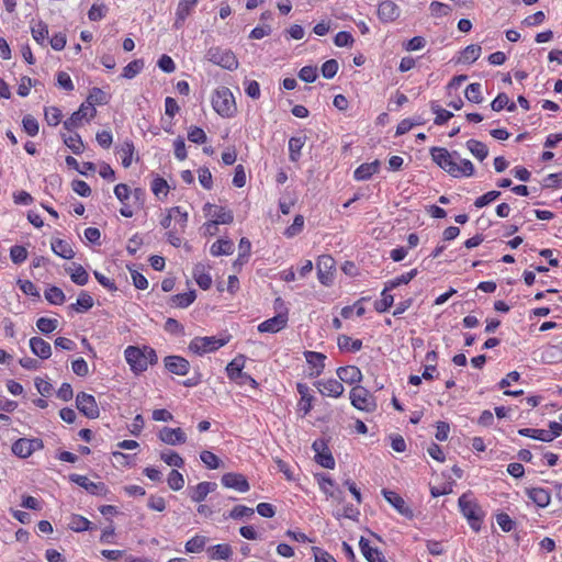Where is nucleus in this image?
<instances>
[{
	"label": "nucleus",
	"instance_id": "f257e3e1",
	"mask_svg": "<svg viewBox=\"0 0 562 562\" xmlns=\"http://www.w3.org/2000/svg\"><path fill=\"white\" fill-rule=\"evenodd\" d=\"M430 156L441 169L453 178L472 177L474 166L469 159H460L457 151L450 153L443 147H432Z\"/></svg>",
	"mask_w": 562,
	"mask_h": 562
},
{
	"label": "nucleus",
	"instance_id": "f03ea898",
	"mask_svg": "<svg viewBox=\"0 0 562 562\" xmlns=\"http://www.w3.org/2000/svg\"><path fill=\"white\" fill-rule=\"evenodd\" d=\"M124 358L135 375H140L147 371L149 366L158 362L156 350L147 345L127 346L124 350Z\"/></svg>",
	"mask_w": 562,
	"mask_h": 562
},
{
	"label": "nucleus",
	"instance_id": "7ed1b4c3",
	"mask_svg": "<svg viewBox=\"0 0 562 562\" xmlns=\"http://www.w3.org/2000/svg\"><path fill=\"white\" fill-rule=\"evenodd\" d=\"M458 505L469 526L474 531H480L484 519V512L476 499L473 498L472 493H463L458 499Z\"/></svg>",
	"mask_w": 562,
	"mask_h": 562
},
{
	"label": "nucleus",
	"instance_id": "20e7f679",
	"mask_svg": "<svg viewBox=\"0 0 562 562\" xmlns=\"http://www.w3.org/2000/svg\"><path fill=\"white\" fill-rule=\"evenodd\" d=\"M213 110L222 117H233L237 113V105L233 92L227 87H218L211 99Z\"/></svg>",
	"mask_w": 562,
	"mask_h": 562
},
{
	"label": "nucleus",
	"instance_id": "39448f33",
	"mask_svg": "<svg viewBox=\"0 0 562 562\" xmlns=\"http://www.w3.org/2000/svg\"><path fill=\"white\" fill-rule=\"evenodd\" d=\"M229 336L226 337H215V336H204V337H194L188 346V350L195 356H204L206 353L215 352L220 348L224 347L229 341Z\"/></svg>",
	"mask_w": 562,
	"mask_h": 562
},
{
	"label": "nucleus",
	"instance_id": "423d86ee",
	"mask_svg": "<svg viewBox=\"0 0 562 562\" xmlns=\"http://www.w3.org/2000/svg\"><path fill=\"white\" fill-rule=\"evenodd\" d=\"M351 405L361 412L373 413L376 411L378 404L375 396L364 386L355 385L349 392Z\"/></svg>",
	"mask_w": 562,
	"mask_h": 562
},
{
	"label": "nucleus",
	"instance_id": "0eeeda50",
	"mask_svg": "<svg viewBox=\"0 0 562 562\" xmlns=\"http://www.w3.org/2000/svg\"><path fill=\"white\" fill-rule=\"evenodd\" d=\"M206 59L227 70H235L239 65L235 54L231 49L222 47H211L206 52Z\"/></svg>",
	"mask_w": 562,
	"mask_h": 562
},
{
	"label": "nucleus",
	"instance_id": "6e6552de",
	"mask_svg": "<svg viewBox=\"0 0 562 562\" xmlns=\"http://www.w3.org/2000/svg\"><path fill=\"white\" fill-rule=\"evenodd\" d=\"M69 481L85 488L89 494L105 497L110 493L109 487L103 482H92L86 475L72 473Z\"/></svg>",
	"mask_w": 562,
	"mask_h": 562
},
{
	"label": "nucleus",
	"instance_id": "1a4fd4ad",
	"mask_svg": "<svg viewBox=\"0 0 562 562\" xmlns=\"http://www.w3.org/2000/svg\"><path fill=\"white\" fill-rule=\"evenodd\" d=\"M76 406L87 418L95 419L100 416V409L93 395L79 392L76 396Z\"/></svg>",
	"mask_w": 562,
	"mask_h": 562
},
{
	"label": "nucleus",
	"instance_id": "9d476101",
	"mask_svg": "<svg viewBox=\"0 0 562 562\" xmlns=\"http://www.w3.org/2000/svg\"><path fill=\"white\" fill-rule=\"evenodd\" d=\"M43 441L38 438H20L12 445V452L22 459L29 458L35 451L43 449Z\"/></svg>",
	"mask_w": 562,
	"mask_h": 562
},
{
	"label": "nucleus",
	"instance_id": "9b49d317",
	"mask_svg": "<svg viewBox=\"0 0 562 562\" xmlns=\"http://www.w3.org/2000/svg\"><path fill=\"white\" fill-rule=\"evenodd\" d=\"M95 113L97 110L91 103H82L80 108L64 122V128L72 132L75 128L82 125V122L86 117L92 119L94 117Z\"/></svg>",
	"mask_w": 562,
	"mask_h": 562
},
{
	"label": "nucleus",
	"instance_id": "f8f14e48",
	"mask_svg": "<svg viewBox=\"0 0 562 562\" xmlns=\"http://www.w3.org/2000/svg\"><path fill=\"white\" fill-rule=\"evenodd\" d=\"M158 439L169 446H180L187 442V434L180 428L162 427L157 434Z\"/></svg>",
	"mask_w": 562,
	"mask_h": 562
},
{
	"label": "nucleus",
	"instance_id": "ddd939ff",
	"mask_svg": "<svg viewBox=\"0 0 562 562\" xmlns=\"http://www.w3.org/2000/svg\"><path fill=\"white\" fill-rule=\"evenodd\" d=\"M221 483L224 487L235 490L239 493H246L250 490L247 477L241 473L227 472L222 475Z\"/></svg>",
	"mask_w": 562,
	"mask_h": 562
},
{
	"label": "nucleus",
	"instance_id": "4468645a",
	"mask_svg": "<svg viewBox=\"0 0 562 562\" xmlns=\"http://www.w3.org/2000/svg\"><path fill=\"white\" fill-rule=\"evenodd\" d=\"M304 358L308 366V376L318 378L325 370L326 355L318 351H304Z\"/></svg>",
	"mask_w": 562,
	"mask_h": 562
},
{
	"label": "nucleus",
	"instance_id": "2eb2a0df",
	"mask_svg": "<svg viewBox=\"0 0 562 562\" xmlns=\"http://www.w3.org/2000/svg\"><path fill=\"white\" fill-rule=\"evenodd\" d=\"M289 322L288 310L277 314L276 316L268 318L258 325L259 333L276 334L286 327Z\"/></svg>",
	"mask_w": 562,
	"mask_h": 562
},
{
	"label": "nucleus",
	"instance_id": "dca6fc26",
	"mask_svg": "<svg viewBox=\"0 0 562 562\" xmlns=\"http://www.w3.org/2000/svg\"><path fill=\"white\" fill-rule=\"evenodd\" d=\"M323 396L340 397L344 394V384L334 378L318 380L314 384Z\"/></svg>",
	"mask_w": 562,
	"mask_h": 562
},
{
	"label": "nucleus",
	"instance_id": "f3484780",
	"mask_svg": "<svg viewBox=\"0 0 562 562\" xmlns=\"http://www.w3.org/2000/svg\"><path fill=\"white\" fill-rule=\"evenodd\" d=\"M382 495L385 501L392 505L398 514L412 519L414 517L413 509L407 505L405 499L396 492L390 490H382Z\"/></svg>",
	"mask_w": 562,
	"mask_h": 562
},
{
	"label": "nucleus",
	"instance_id": "a211bd4d",
	"mask_svg": "<svg viewBox=\"0 0 562 562\" xmlns=\"http://www.w3.org/2000/svg\"><path fill=\"white\" fill-rule=\"evenodd\" d=\"M316 267L319 282L324 285H328L333 280V270L335 269L334 258L329 255L319 256Z\"/></svg>",
	"mask_w": 562,
	"mask_h": 562
},
{
	"label": "nucleus",
	"instance_id": "6ab92c4d",
	"mask_svg": "<svg viewBox=\"0 0 562 562\" xmlns=\"http://www.w3.org/2000/svg\"><path fill=\"white\" fill-rule=\"evenodd\" d=\"M315 451V461L325 469L335 468V459L323 440H315L312 445Z\"/></svg>",
	"mask_w": 562,
	"mask_h": 562
},
{
	"label": "nucleus",
	"instance_id": "aec40b11",
	"mask_svg": "<svg viewBox=\"0 0 562 562\" xmlns=\"http://www.w3.org/2000/svg\"><path fill=\"white\" fill-rule=\"evenodd\" d=\"M204 211H207V215L212 217V222L216 225L220 224H231L234 221V214L232 210L211 203H206L204 206Z\"/></svg>",
	"mask_w": 562,
	"mask_h": 562
},
{
	"label": "nucleus",
	"instance_id": "412c9836",
	"mask_svg": "<svg viewBox=\"0 0 562 562\" xmlns=\"http://www.w3.org/2000/svg\"><path fill=\"white\" fill-rule=\"evenodd\" d=\"M166 370L176 375H187L190 371V362L181 356H167L164 358Z\"/></svg>",
	"mask_w": 562,
	"mask_h": 562
},
{
	"label": "nucleus",
	"instance_id": "4be33fe9",
	"mask_svg": "<svg viewBox=\"0 0 562 562\" xmlns=\"http://www.w3.org/2000/svg\"><path fill=\"white\" fill-rule=\"evenodd\" d=\"M376 13L382 23H391L400 16L401 9L394 1L384 0L379 3Z\"/></svg>",
	"mask_w": 562,
	"mask_h": 562
},
{
	"label": "nucleus",
	"instance_id": "5701e85b",
	"mask_svg": "<svg viewBox=\"0 0 562 562\" xmlns=\"http://www.w3.org/2000/svg\"><path fill=\"white\" fill-rule=\"evenodd\" d=\"M525 494L539 508H546L551 502V492L544 487H526Z\"/></svg>",
	"mask_w": 562,
	"mask_h": 562
},
{
	"label": "nucleus",
	"instance_id": "b1692460",
	"mask_svg": "<svg viewBox=\"0 0 562 562\" xmlns=\"http://www.w3.org/2000/svg\"><path fill=\"white\" fill-rule=\"evenodd\" d=\"M296 391L300 394L297 402V411L302 412V416H306L313 408L314 396L311 394L310 387L302 382L296 383Z\"/></svg>",
	"mask_w": 562,
	"mask_h": 562
},
{
	"label": "nucleus",
	"instance_id": "393cba45",
	"mask_svg": "<svg viewBox=\"0 0 562 562\" xmlns=\"http://www.w3.org/2000/svg\"><path fill=\"white\" fill-rule=\"evenodd\" d=\"M198 2L199 0H179L173 22V27L176 30H179L183 26L186 20L191 14Z\"/></svg>",
	"mask_w": 562,
	"mask_h": 562
},
{
	"label": "nucleus",
	"instance_id": "a878e982",
	"mask_svg": "<svg viewBox=\"0 0 562 562\" xmlns=\"http://www.w3.org/2000/svg\"><path fill=\"white\" fill-rule=\"evenodd\" d=\"M336 373L341 383L345 382L350 385H360L363 379V374L357 366L339 367Z\"/></svg>",
	"mask_w": 562,
	"mask_h": 562
},
{
	"label": "nucleus",
	"instance_id": "bb28decb",
	"mask_svg": "<svg viewBox=\"0 0 562 562\" xmlns=\"http://www.w3.org/2000/svg\"><path fill=\"white\" fill-rule=\"evenodd\" d=\"M195 291L190 290L184 293H178L169 296L166 301V304L171 308H187L195 301Z\"/></svg>",
	"mask_w": 562,
	"mask_h": 562
},
{
	"label": "nucleus",
	"instance_id": "cd10ccee",
	"mask_svg": "<svg viewBox=\"0 0 562 562\" xmlns=\"http://www.w3.org/2000/svg\"><path fill=\"white\" fill-rule=\"evenodd\" d=\"M215 488L216 484L213 482H200L196 485L189 487V497L194 503H201Z\"/></svg>",
	"mask_w": 562,
	"mask_h": 562
},
{
	"label": "nucleus",
	"instance_id": "c85d7f7f",
	"mask_svg": "<svg viewBox=\"0 0 562 562\" xmlns=\"http://www.w3.org/2000/svg\"><path fill=\"white\" fill-rule=\"evenodd\" d=\"M380 167H381V162L378 159H375L372 162L361 164L359 167L356 168V170L353 172V178L357 181L369 180L373 175H375L380 171Z\"/></svg>",
	"mask_w": 562,
	"mask_h": 562
},
{
	"label": "nucleus",
	"instance_id": "c756f323",
	"mask_svg": "<svg viewBox=\"0 0 562 562\" xmlns=\"http://www.w3.org/2000/svg\"><path fill=\"white\" fill-rule=\"evenodd\" d=\"M359 547L368 562H389L380 550L370 546L368 539L361 537Z\"/></svg>",
	"mask_w": 562,
	"mask_h": 562
},
{
	"label": "nucleus",
	"instance_id": "7c9ffc66",
	"mask_svg": "<svg viewBox=\"0 0 562 562\" xmlns=\"http://www.w3.org/2000/svg\"><path fill=\"white\" fill-rule=\"evenodd\" d=\"M246 363V357L244 355L236 356L226 366V373L231 381L238 382V379L243 376L245 372H243Z\"/></svg>",
	"mask_w": 562,
	"mask_h": 562
},
{
	"label": "nucleus",
	"instance_id": "2f4dec72",
	"mask_svg": "<svg viewBox=\"0 0 562 562\" xmlns=\"http://www.w3.org/2000/svg\"><path fill=\"white\" fill-rule=\"evenodd\" d=\"M31 351L38 358L46 360L52 356L50 344L41 337H32L30 339Z\"/></svg>",
	"mask_w": 562,
	"mask_h": 562
},
{
	"label": "nucleus",
	"instance_id": "473e14b6",
	"mask_svg": "<svg viewBox=\"0 0 562 562\" xmlns=\"http://www.w3.org/2000/svg\"><path fill=\"white\" fill-rule=\"evenodd\" d=\"M124 168L131 167L135 154V146L132 140H124L116 149Z\"/></svg>",
	"mask_w": 562,
	"mask_h": 562
},
{
	"label": "nucleus",
	"instance_id": "72a5a7b5",
	"mask_svg": "<svg viewBox=\"0 0 562 562\" xmlns=\"http://www.w3.org/2000/svg\"><path fill=\"white\" fill-rule=\"evenodd\" d=\"M207 555L211 560H229L233 549L228 543H218L207 548Z\"/></svg>",
	"mask_w": 562,
	"mask_h": 562
},
{
	"label": "nucleus",
	"instance_id": "f704fd0d",
	"mask_svg": "<svg viewBox=\"0 0 562 562\" xmlns=\"http://www.w3.org/2000/svg\"><path fill=\"white\" fill-rule=\"evenodd\" d=\"M50 247L55 255L64 259H72L75 257V251L72 250L71 245L65 239H54Z\"/></svg>",
	"mask_w": 562,
	"mask_h": 562
},
{
	"label": "nucleus",
	"instance_id": "c9c22d12",
	"mask_svg": "<svg viewBox=\"0 0 562 562\" xmlns=\"http://www.w3.org/2000/svg\"><path fill=\"white\" fill-rule=\"evenodd\" d=\"M93 304V297L88 292L82 291L79 293L76 303L70 304L68 308L77 313H85L92 308Z\"/></svg>",
	"mask_w": 562,
	"mask_h": 562
},
{
	"label": "nucleus",
	"instance_id": "e433bc0d",
	"mask_svg": "<svg viewBox=\"0 0 562 562\" xmlns=\"http://www.w3.org/2000/svg\"><path fill=\"white\" fill-rule=\"evenodd\" d=\"M234 251V243L231 239H217L212 244L210 252L214 257L228 256Z\"/></svg>",
	"mask_w": 562,
	"mask_h": 562
},
{
	"label": "nucleus",
	"instance_id": "4c0bfd02",
	"mask_svg": "<svg viewBox=\"0 0 562 562\" xmlns=\"http://www.w3.org/2000/svg\"><path fill=\"white\" fill-rule=\"evenodd\" d=\"M482 53V48L477 44L468 45L464 49L461 50L458 63L462 64H472L476 61Z\"/></svg>",
	"mask_w": 562,
	"mask_h": 562
},
{
	"label": "nucleus",
	"instance_id": "58836bf2",
	"mask_svg": "<svg viewBox=\"0 0 562 562\" xmlns=\"http://www.w3.org/2000/svg\"><path fill=\"white\" fill-rule=\"evenodd\" d=\"M305 136H294L289 139V158L291 161H299V159L301 158V150L305 144Z\"/></svg>",
	"mask_w": 562,
	"mask_h": 562
},
{
	"label": "nucleus",
	"instance_id": "ea45409f",
	"mask_svg": "<svg viewBox=\"0 0 562 562\" xmlns=\"http://www.w3.org/2000/svg\"><path fill=\"white\" fill-rule=\"evenodd\" d=\"M193 278L202 290H209L212 285V277L203 266L194 268Z\"/></svg>",
	"mask_w": 562,
	"mask_h": 562
},
{
	"label": "nucleus",
	"instance_id": "a19ab883",
	"mask_svg": "<svg viewBox=\"0 0 562 562\" xmlns=\"http://www.w3.org/2000/svg\"><path fill=\"white\" fill-rule=\"evenodd\" d=\"M150 189L156 198L164 199L168 195L170 188L162 177L155 176L150 182Z\"/></svg>",
	"mask_w": 562,
	"mask_h": 562
},
{
	"label": "nucleus",
	"instance_id": "79ce46f5",
	"mask_svg": "<svg viewBox=\"0 0 562 562\" xmlns=\"http://www.w3.org/2000/svg\"><path fill=\"white\" fill-rule=\"evenodd\" d=\"M68 527L76 532L87 531L91 529V521L85 516L72 514L69 518Z\"/></svg>",
	"mask_w": 562,
	"mask_h": 562
},
{
	"label": "nucleus",
	"instance_id": "37998d69",
	"mask_svg": "<svg viewBox=\"0 0 562 562\" xmlns=\"http://www.w3.org/2000/svg\"><path fill=\"white\" fill-rule=\"evenodd\" d=\"M491 108L495 112H499L504 109H507L509 112H514L516 110V104L509 101V98L506 93L501 92L497 97L492 101Z\"/></svg>",
	"mask_w": 562,
	"mask_h": 562
},
{
	"label": "nucleus",
	"instance_id": "c03bdc74",
	"mask_svg": "<svg viewBox=\"0 0 562 562\" xmlns=\"http://www.w3.org/2000/svg\"><path fill=\"white\" fill-rule=\"evenodd\" d=\"M467 148L475 158H477L481 161L484 160L488 155L487 146L484 143L476 139H469L467 142Z\"/></svg>",
	"mask_w": 562,
	"mask_h": 562
},
{
	"label": "nucleus",
	"instance_id": "a18cd8bd",
	"mask_svg": "<svg viewBox=\"0 0 562 562\" xmlns=\"http://www.w3.org/2000/svg\"><path fill=\"white\" fill-rule=\"evenodd\" d=\"M65 145L75 154L80 155L85 145L79 134L71 133L69 135H63Z\"/></svg>",
	"mask_w": 562,
	"mask_h": 562
},
{
	"label": "nucleus",
	"instance_id": "49530a36",
	"mask_svg": "<svg viewBox=\"0 0 562 562\" xmlns=\"http://www.w3.org/2000/svg\"><path fill=\"white\" fill-rule=\"evenodd\" d=\"M417 269H412L411 271H407L394 279L389 280L387 282H385L386 290H393L403 284H408L417 276Z\"/></svg>",
	"mask_w": 562,
	"mask_h": 562
},
{
	"label": "nucleus",
	"instance_id": "de8ad7c7",
	"mask_svg": "<svg viewBox=\"0 0 562 562\" xmlns=\"http://www.w3.org/2000/svg\"><path fill=\"white\" fill-rule=\"evenodd\" d=\"M44 296L53 305H61L66 301L65 293L56 285L48 286L44 292Z\"/></svg>",
	"mask_w": 562,
	"mask_h": 562
},
{
	"label": "nucleus",
	"instance_id": "09e8293b",
	"mask_svg": "<svg viewBox=\"0 0 562 562\" xmlns=\"http://www.w3.org/2000/svg\"><path fill=\"white\" fill-rule=\"evenodd\" d=\"M338 347L345 351L357 352L362 348V340L341 335L338 337Z\"/></svg>",
	"mask_w": 562,
	"mask_h": 562
},
{
	"label": "nucleus",
	"instance_id": "8fccbe9b",
	"mask_svg": "<svg viewBox=\"0 0 562 562\" xmlns=\"http://www.w3.org/2000/svg\"><path fill=\"white\" fill-rule=\"evenodd\" d=\"M391 290H386V284L384 285L383 291L381 292V299L374 302V310L378 313H385L392 307L394 303V296L390 294Z\"/></svg>",
	"mask_w": 562,
	"mask_h": 562
},
{
	"label": "nucleus",
	"instance_id": "3c124183",
	"mask_svg": "<svg viewBox=\"0 0 562 562\" xmlns=\"http://www.w3.org/2000/svg\"><path fill=\"white\" fill-rule=\"evenodd\" d=\"M464 94L468 101L476 104L482 103L484 100L482 95V86L479 82L470 83L467 87Z\"/></svg>",
	"mask_w": 562,
	"mask_h": 562
},
{
	"label": "nucleus",
	"instance_id": "603ef678",
	"mask_svg": "<svg viewBox=\"0 0 562 562\" xmlns=\"http://www.w3.org/2000/svg\"><path fill=\"white\" fill-rule=\"evenodd\" d=\"M143 59H134L130 61L122 71V77L125 79H133L136 77L144 68Z\"/></svg>",
	"mask_w": 562,
	"mask_h": 562
},
{
	"label": "nucleus",
	"instance_id": "864d4df0",
	"mask_svg": "<svg viewBox=\"0 0 562 562\" xmlns=\"http://www.w3.org/2000/svg\"><path fill=\"white\" fill-rule=\"evenodd\" d=\"M437 352L431 350L426 353V360L429 362V364L425 366L422 378L425 380H432L434 379V372L437 371Z\"/></svg>",
	"mask_w": 562,
	"mask_h": 562
},
{
	"label": "nucleus",
	"instance_id": "5fc2aeb1",
	"mask_svg": "<svg viewBox=\"0 0 562 562\" xmlns=\"http://www.w3.org/2000/svg\"><path fill=\"white\" fill-rule=\"evenodd\" d=\"M160 459L168 465L175 468H183L184 460L183 458L176 451L168 450L160 453Z\"/></svg>",
	"mask_w": 562,
	"mask_h": 562
},
{
	"label": "nucleus",
	"instance_id": "6e6d98bb",
	"mask_svg": "<svg viewBox=\"0 0 562 562\" xmlns=\"http://www.w3.org/2000/svg\"><path fill=\"white\" fill-rule=\"evenodd\" d=\"M206 537L196 535L186 542V551L189 553H200L206 544Z\"/></svg>",
	"mask_w": 562,
	"mask_h": 562
},
{
	"label": "nucleus",
	"instance_id": "4d7b16f0",
	"mask_svg": "<svg viewBox=\"0 0 562 562\" xmlns=\"http://www.w3.org/2000/svg\"><path fill=\"white\" fill-rule=\"evenodd\" d=\"M200 459L204 463V465L210 470H216L222 465L221 459L215 453L209 450L201 451Z\"/></svg>",
	"mask_w": 562,
	"mask_h": 562
},
{
	"label": "nucleus",
	"instance_id": "13d9d810",
	"mask_svg": "<svg viewBox=\"0 0 562 562\" xmlns=\"http://www.w3.org/2000/svg\"><path fill=\"white\" fill-rule=\"evenodd\" d=\"M58 327V321L56 318L40 317L36 321V328L44 335H48L56 330Z\"/></svg>",
	"mask_w": 562,
	"mask_h": 562
},
{
	"label": "nucleus",
	"instance_id": "bf43d9fd",
	"mask_svg": "<svg viewBox=\"0 0 562 562\" xmlns=\"http://www.w3.org/2000/svg\"><path fill=\"white\" fill-rule=\"evenodd\" d=\"M430 108L431 111L436 114V117L434 120V123L436 125H443L453 116V114L450 111L442 109L436 102H431Z\"/></svg>",
	"mask_w": 562,
	"mask_h": 562
},
{
	"label": "nucleus",
	"instance_id": "052dcab7",
	"mask_svg": "<svg viewBox=\"0 0 562 562\" xmlns=\"http://www.w3.org/2000/svg\"><path fill=\"white\" fill-rule=\"evenodd\" d=\"M429 11H430L431 16L439 19L442 16L449 15L452 11V8L447 3L439 2V1H432L429 4Z\"/></svg>",
	"mask_w": 562,
	"mask_h": 562
},
{
	"label": "nucleus",
	"instance_id": "680f3d73",
	"mask_svg": "<svg viewBox=\"0 0 562 562\" xmlns=\"http://www.w3.org/2000/svg\"><path fill=\"white\" fill-rule=\"evenodd\" d=\"M518 434L524 437L537 439L540 441L549 442L548 438L550 437L546 429H536V428H521L518 430Z\"/></svg>",
	"mask_w": 562,
	"mask_h": 562
},
{
	"label": "nucleus",
	"instance_id": "e2e57ef3",
	"mask_svg": "<svg viewBox=\"0 0 562 562\" xmlns=\"http://www.w3.org/2000/svg\"><path fill=\"white\" fill-rule=\"evenodd\" d=\"M167 483L172 491H180L184 486V477L178 470L173 469L168 474Z\"/></svg>",
	"mask_w": 562,
	"mask_h": 562
},
{
	"label": "nucleus",
	"instance_id": "0e129e2a",
	"mask_svg": "<svg viewBox=\"0 0 562 562\" xmlns=\"http://www.w3.org/2000/svg\"><path fill=\"white\" fill-rule=\"evenodd\" d=\"M22 125H23V130L25 131V133L27 135L34 137L38 134L40 125H38L37 120L33 115H31V114L24 115L23 120H22Z\"/></svg>",
	"mask_w": 562,
	"mask_h": 562
},
{
	"label": "nucleus",
	"instance_id": "69168bd1",
	"mask_svg": "<svg viewBox=\"0 0 562 562\" xmlns=\"http://www.w3.org/2000/svg\"><path fill=\"white\" fill-rule=\"evenodd\" d=\"M45 121L49 126H57L61 121V111L57 106H46L44 110Z\"/></svg>",
	"mask_w": 562,
	"mask_h": 562
},
{
	"label": "nucleus",
	"instance_id": "338daca9",
	"mask_svg": "<svg viewBox=\"0 0 562 562\" xmlns=\"http://www.w3.org/2000/svg\"><path fill=\"white\" fill-rule=\"evenodd\" d=\"M188 139L191 143L201 145L206 143L207 136L201 127L192 125L188 130Z\"/></svg>",
	"mask_w": 562,
	"mask_h": 562
},
{
	"label": "nucleus",
	"instance_id": "774afa93",
	"mask_svg": "<svg viewBox=\"0 0 562 562\" xmlns=\"http://www.w3.org/2000/svg\"><path fill=\"white\" fill-rule=\"evenodd\" d=\"M70 279L77 285H85L89 281V274L82 266L78 265L71 271Z\"/></svg>",
	"mask_w": 562,
	"mask_h": 562
}]
</instances>
